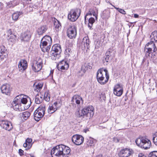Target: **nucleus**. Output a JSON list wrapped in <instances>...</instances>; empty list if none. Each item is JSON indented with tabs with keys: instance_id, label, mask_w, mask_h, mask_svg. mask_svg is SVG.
Returning <instances> with one entry per match:
<instances>
[{
	"instance_id": "1",
	"label": "nucleus",
	"mask_w": 157,
	"mask_h": 157,
	"mask_svg": "<svg viewBox=\"0 0 157 157\" xmlns=\"http://www.w3.org/2000/svg\"><path fill=\"white\" fill-rule=\"evenodd\" d=\"M94 109L93 106H89L76 111L75 113V115L77 117L82 119L90 118L94 114Z\"/></svg>"
},
{
	"instance_id": "2",
	"label": "nucleus",
	"mask_w": 157,
	"mask_h": 157,
	"mask_svg": "<svg viewBox=\"0 0 157 157\" xmlns=\"http://www.w3.org/2000/svg\"><path fill=\"white\" fill-rule=\"evenodd\" d=\"M109 73L106 69L101 68L98 70L97 74V78L98 82L101 85L105 84L109 79Z\"/></svg>"
},
{
	"instance_id": "3",
	"label": "nucleus",
	"mask_w": 157,
	"mask_h": 157,
	"mask_svg": "<svg viewBox=\"0 0 157 157\" xmlns=\"http://www.w3.org/2000/svg\"><path fill=\"white\" fill-rule=\"evenodd\" d=\"M157 51V48L155 45L153 40H151L150 42L148 43L145 45L144 48V52L145 56L148 58H153L154 59V56H152V51L154 52H155Z\"/></svg>"
},
{
	"instance_id": "4",
	"label": "nucleus",
	"mask_w": 157,
	"mask_h": 157,
	"mask_svg": "<svg viewBox=\"0 0 157 157\" xmlns=\"http://www.w3.org/2000/svg\"><path fill=\"white\" fill-rule=\"evenodd\" d=\"M52 42V38L50 36L47 35L44 36L41 40L40 45L42 51L44 52H48L50 49Z\"/></svg>"
},
{
	"instance_id": "5",
	"label": "nucleus",
	"mask_w": 157,
	"mask_h": 157,
	"mask_svg": "<svg viewBox=\"0 0 157 157\" xmlns=\"http://www.w3.org/2000/svg\"><path fill=\"white\" fill-rule=\"evenodd\" d=\"M136 145L144 149L149 148L151 146V141L144 137L139 138L136 140Z\"/></svg>"
},
{
	"instance_id": "6",
	"label": "nucleus",
	"mask_w": 157,
	"mask_h": 157,
	"mask_svg": "<svg viewBox=\"0 0 157 157\" xmlns=\"http://www.w3.org/2000/svg\"><path fill=\"white\" fill-rule=\"evenodd\" d=\"M45 110V105L44 104H41L34 113V119L38 121L44 115Z\"/></svg>"
},
{
	"instance_id": "7",
	"label": "nucleus",
	"mask_w": 157,
	"mask_h": 157,
	"mask_svg": "<svg viewBox=\"0 0 157 157\" xmlns=\"http://www.w3.org/2000/svg\"><path fill=\"white\" fill-rule=\"evenodd\" d=\"M61 46L55 44L53 46L50 53V57L53 60H56L59 58L61 52Z\"/></svg>"
},
{
	"instance_id": "8",
	"label": "nucleus",
	"mask_w": 157,
	"mask_h": 157,
	"mask_svg": "<svg viewBox=\"0 0 157 157\" xmlns=\"http://www.w3.org/2000/svg\"><path fill=\"white\" fill-rule=\"evenodd\" d=\"M80 10L78 9L71 10L68 14V18L71 21H75L79 16Z\"/></svg>"
},
{
	"instance_id": "9",
	"label": "nucleus",
	"mask_w": 157,
	"mask_h": 157,
	"mask_svg": "<svg viewBox=\"0 0 157 157\" xmlns=\"http://www.w3.org/2000/svg\"><path fill=\"white\" fill-rule=\"evenodd\" d=\"M60 145L54 147L51 151L52 157H63Z\"/></svg>"
},
{
	"instance_id": "10",
	"label": "nucleus",
	"mask_w": 157,
	"mask_h": 157,
	"mask_svg": "<svg viewBox=\"0 0 157 157\" xmlns=\"http://www.w3.org/2000/svg\"><path fill=\"white\" fill-rule=\"evenodd\" d=\"M71 103L70 106L72 109H74L76 107V105L75 104V103L79 105L80 103L82 104L83 101L82 97L78 95H75L72 98L71 100Z\"/></svg>"
},
{
	"instance_id": "11",
	"label": "nucleus",
	"mask_w": 157,
	"mask_h": 157,
	"mask_svg": "<svg viewBox=\"0 0 157 157\" xmlns=\"http://www.w3.org/2000/svg\"><path fill=\"white\" fill-rule=\"evenodd\" d=\"M77 35L76 27L74 25H70L67 29V36L70 39L75 38Z\"/></svg>"
},
{
	"instance_id": "12",
	"label": "nucleus",
	"mask_w": 157,
	"mask_h": 157,
	"mask_svg": "<svg viewBox=\"0 0 157 157\" xmlns=\"http://www.w3.org/2000/svg\"><path fill=\"white\" fill-rule=\"evenodd\" d=\"M42 60L39 58L37 60L35 61L32 65V69L35 72H38L40 71L42 69Z\"/></svg>"
},
{
	"instance_id": "13",
	"label": "nucleus",
	"mask_w": 157,
	"mask_h": 157,
	"mask_svg": "<svg viewBox=\"0 0 157 157\" xmlns=\"http://www.w3.org/2000/svg\"><path fill=\"white\" fill-rule=\"evenodd\" d=\"M132 149L129 148L122 149L119 153V157H128L133 153Z\"/></svg>"
},
{
	"instance_id": "14",
	"label": "nucleus",
	"mask_w": 157,
	"mask_h": 157,
	"mask_svg": "<svg viewBox=\"0 0 157 157\" xmlns=\"http://www.w3.org/2000/svg\"><path fill=\"white\" fill-rule=\"evenodd\" d=\"M72 140L75 145H79L83 143L84 138L81 135L76 134L73 136Z\"/></svg>"
},
{
	"instance_id": "15",
	"label": "nucleus",
	"mask_w": 157,
	"mask_h": 157,
	"mask_svg": "<svg viewBox=\"0 0 157 157\" xmlns=\"http://www.w3.org/2000/svg\"><path fill=\"white\" fill-rule=\"evenodd\" d=\"M13 108L15 110L18 111H22L25 110L24 106L22 105L20 101H17L15 98L14 99Z\"/></svg>"
},
{
	"instance_id": "16",
	"label": "nucleus",
	"mask_w": 157,
	"mask_h": 157,
	"mask_svg": "<svg viewBox=\"0 0 157 157\" xmlns=\"http://www.w3.org/2000/svg\"><path fill=\"white\" fill-rule=\"evenodd\" d=\"M61 105V103L59 101H57L54 102L53 105H50L48 110V112L49 113H54Z\"/></svg>"
},
{
	"instance_id": "17",
	"label": "nucleus",
	"mask_w": 157,
	"mask_h": 157,
	"mask_svg": "<svg viewBox=\"0 0 157 157\" xmlns=\"http://www.w3.org/2000/svg\"><path fill=\"white\" fill-rule=\"evenodd\" d=\"M31 36V34L30 32L27 31L22 33L20 37L21 40V41L25 42H29L30 40Z\"/></svg>"
},
{
	"instance_id": "18",
	"label": "nucleus",
	"mask_w": 157,
	"mask_h": 157,
	"mask_svg": "<svg viewBox=\"0 0 157 157\" xmlns=\"http://www.w3.org/2000/svg\"><path fill=\"white\" fill-rule=\"evenodd\" d=\"M18 69L20 71L23 72L27 68L28 64L26 61L24 59H21L18 64Z\"/></svg>"
},
{
	"instance_id": "19",
	"label": "nucleus",
	"mask_w": 157,
	"mask_h": 157,
	"mask_svg": "<svg viewBox=\"0 0 157 157\" xmlns=\"http://www.w3.org/2000/svg\"><path fill=\"white\" fill-rule=\"evenodd\" d=\"M15 98L16 100H17V101H20V103H21L23 104H26L28 100H30V98L29 97L22 94L17 96Z\"/></svg>"
},
{
	"instance_id": "20",
	"label": "nucleus",
	"mask_w": 157,
	"mask_h": 157,
	"mask_svg": "<svg viewBox=\"0 0 157 157\" xmlns=\"http://www.w3.org/2000/svg\"><path fill=\"white\" fill-rule=\"evenodd\" d=\"M57 67L59 71L67 70L69 67V65L66 61L62 60L57 65Z\"/></svg>"
},
{
	"instance_id": "21",
	"label": "nucleus",
	"mask_w": 157,
	"mask_h": 157,
	"mask_svg": "<svg viewBox=\"0 0 157 157\" xmlns=\"http://www.w3.org/2000/svg\"><path fill=\"white\" fill-rule=\"evenodd\" d=\"M123 88L120 84H117L115 86L113 89V93L114 94L118 96H121L123 93Z\"/></svg>"
},
{
	"instance_id": "22",
	"label": "nucleus",
	"mask_w": 157,
	"mask_h": 157,
	"mask_svg": "<svg viewBox=\"0 0 157 157\" xmlns=\"http://www.w3.org/2000/svg\"><path fill=\"white\" fill-rule=\"evenodd\" d=\"M1 89L3 94L8 95L11 91V88L9 84H6L2 86Z\"/></svg>"
},
{
	"instance_id": "23",
	"label": "nucleus",
	"mask_w": 157,
	"mask_h": 157,
	"mask_svg": "<svg viewBox=\"0 0 157 157\" xmlns=\"http://www.w3.org/2000/svg\"><path fill=\"white\" fill-rule=\"evenodd\" d=\"M0 125L2 128L9 131L13 128L11 123L8 121H2Z\"/></svg>"
},
{
	"instance_id": "24",
	"label": "nucleus",
	"mask_w": 157,
	"mask_h": 157,
	"mask_svg": "<svg viewBox=\"0 0 157 157\" xmlns=\"http://www.w3.org/2000/svg\"><path fill=\"white\" fill-rule=\"evenodd\" d=\"M96 142V140L90 137H88L86 139V144L88 147H94Z\"/></svg>"
},
{
	"instance_id": "25",
	"label": "nucleus",
	"mask_w": 157,
	"mask_h": 157,
	"mask_svg": "<svg viewBox=\"0 0 157 157\" xmlns=\"http://www.w3.org/2000/svg\"><path fill=\"white\" fill-rule=\"evenodd\" d=\"M7 49L4 46H0V58L4 59L6 57L7 55Z\"/></svg>"
},
{
	"instance_id": "26",
	"label": "nucleus",
	"mask_w": 157,
	"mask_h": 157,
	"mask_svg": "<svg viewBox=\"0 0 157 157\" xmlns=\"http://www.w3.org/2000/svg\"><path fill=\"white\" fill-rule=\"evenodd\" d=\"M60 145L63 152V157L64 155H68L70 153L71 150L69 147L63 144H60Z\"/></svg>"
},
{
	"instance_id": "27",
	"label": "nucleus",
	"mask_w": 157,
	"mask_h": 157,
	"mask_svg": "<svg viewBox=\"0 0 157 157\" xmlns=\"http://www.w3.org/2000/svg\"><path fill=\"white\" fill-rule=\"evenodd\" d=\"M90 43L89 38L88 36L84 37L82 40L81 45H84V48H88Z\"/></svg>"
},
{
	"instance_id": "28",
	"label": "nucleus",
	"mask_w": 157,
	"mask_h": 157,
	"mask_svg": "<svg viewBox=\"0 0 157 157\" xmlns=\"http://www.w3.org/2000/svg\"><path fill=\"white\" fill-rule=\"evenodd\" d=\"M32 141V139L31 138H28L25 140V142L23 144V147H27L25 150H27L30 149L32 146L31 142Z\"/></svg>"
},
{
	"instance_id": "29",
	"label": "nucleus",
	"mask_w": 157,
	"mask_h": 157,
	"mask_svg": "<svg viewBox=\"0 0 157 157\" xmlns=\"http://www.w3.org/2000/svg\"><path fill=\"white\" fill-rule=\"evenodd\" d=\"M47 29L45 26H42L39 27L37 30V33L39 35H41L44 33Z\"/></svg>"
},
{
	"instance_id": "30",
	"label": "nucleus",
	"mask_w": 157,
	"mask_h": 157,
	"mask_svg": "<svg viewBox=\"0 0 157 157\" xmlns=\"http://www.w3.org/2000/svg\"><path fill=\"white\" fill-rule=\"evenodd\" d=\"M54 26L55 27L56 30V31H58L61 27V23L55 18H54Z\"/></svg>"
},
{
	"instance_id": "31",
	"label": "nucleus",
	"mask_w": 157,
	"mask_h": 157,
	"mask_svg": "<svg viewBox=\"0 0 157 157\" xmlns=\"http://www.w3.org/2000/svg\"><path fill=\"white\" fill-rule=\"evenodd\" d=\"M22 14L21 12H17L14 13L12 15V18L13 20L15 21H17L19 17V16Z\"/></svg>"
},
{
	"instance_id": "32",
	"label": "nucleus",
	"mask_w": 157,
	"mask_h": 157,
	"mask_svg": "<svg viewBox=\"0 0 157 157\" xmlns=\"http://www.w3.org/2000/svg\"><path fill=\"white\" fill-rule=\"evenodd\" d=\"M12 32L10 29L8 31V37H9V38L8 40L9 41H13L14 39L15 38V36L13 34L12 35Z\"/></svg>"
},
{
	"instance_id": "33",
	"label": "nucleus",
	"mask_w": 157,
	"mask_h": 157,
	"mask_svg": "<svg viewBox=\"0 0 157 157\" xmlns=\"http://www.w3.org/2000/svg\"><path fill=\"white\" fill-rule=\"evenodd\" d=\"M151 40H153L155 42H157V31L153 32L150 36Z\"/></svg>"
},
{
	"instance_id": "34",
	"label": "nucleus",
	"mask_w": 157,
	"mask_h": 157,
	"mask_svg": "<svg viewBox=\"0 0 157 157\" xmlns=\"http://www.w3.org/2000/svg\"><path fill=\"white\" fill-rule=\"evenodd\" d=\"M42 97L39 96V95L37 94L35 97V102L36 104H40L43 101Z\"/></svg>"
},
{
	"instance_id": "35",
	"label": "nucleus",
	"mask_w": 157,
	"mask_h": 157,
	"mask_svg": "<svg viewBox=\"0 0 157 157\" xmlns=\"http://www.w3.org/2000/svg\"><path fill=\"white\" fill-rule=\"evenodd\" d=\"M43 86V84L41 83H38L34 86V90L37 92H39Z\"/></svg>"
},
{
	"instance_id": "36",
	"label": "nucleus",
	"mask_w": 157,
	"mask_h": 157,
	"mask_svg": "<svg viewBox=\"0 0 157 157\" xmlns=\"http://www.w3.org/2000/svg\"><path fill=\"white\" fill-rule=\"evenodd\" d=\"M88 21V27L90 29H91L93 23L95 22V20L93 17H90Z\"/></svg>"
},
{
	"instance_id": "37",
	"label": "nucleus",
	"mask_w": 157,
	"mask_h": 157,
	"mask_svg": "<svg viewBox=\"0 0 157 157\" xmlns=\"http://www.w3.org/2000/svg\"><path fill=\"white\" fill-rule=\"evenodd\" d=\"M30 115V113L29 112L26 111L22 113V116L25 120H26Z\"/></svg>"
},
{
	"instance_id": "38",
	"label": "nucleus",
	"mask_w": 157,
	"mask_h": 157,
	"mask_svg": "<svg viewBox=\"0 0 157 157\" xmlns=\"http://www.w3.org/2000/svg\"><path fill=\"white\" fill-rule=\"evenodd\" d=\"M87 69V68H86L85 65L82 66L81 70L79 71V73H81V75H79L81 76H82L85 73Z\"/></svg>"
},
{
	"instance_id": "39",
	"label": "nucleus",
	"mask_w": 157,
	"mask_h": 157,
	"mask_svg": "<svg viewBox=\"0 0 157 157\" xmlns=\"http://www.w3.org/2000/svg\"><path fill=\"white\" fill-rule=\"evenodd\" d=\"M44 98L45 100L47 101H49L50 100V95L48 93L46 92L45 93L44 95Z\"/></svg>"
},
{
	"instance_id": "40",
	"label": "nucleus",
	"mask_w": 157,
	"mask_h": 157,
	"mask_svg": "<svg viewBox=\"0 0 157 157\" xmlns=\"http://www.w3.org/2000/svg\"><path fill=\"white\" fill-rule=\"evenodd\" d=\"M152 140L154 144L157 146V132L153 135Z\"/></svg>"
},
{
	"instance_id": "41",
	"label": "nucleus",
	"mask_w": 157,
	"mask_h": 157,
	"mask_svg": "<svg viewBox=\"0 0 157 157\" xmlns=\"http://www.w3.org/2000/svg\"><path fill=\"white\" fill-rule=\"evenodd\" d=\"M71 52L72 51L71 48H67L65 50V54L66 55V56H69Z\"/></svg>"
},
{
	"instance_id": "42",
	"label": "nucleus",
	"mask_w": 157,
	"mask_h": 157,
	"mask_svg": "<svg viewBox=\"0 0 157 157\" xmlns=\"http://www.w3.org/2000/svg\"><path fill=\"white\" fill-rule=\"evenodd\" d=\"M148 157H157V151L151 152L148 155Z\"/></svg>"
},
{
	"instance_id": "43",
	"label": "nucleus",
	"mask_w": 157,
	"mask_h": 157,
	"mask_svg": "<svg viewBox=\"0 0 157 157\" xmlns=\"http://www.w3.org/2000/svg\"><path fill=\"white\" fill-rule=\"evenodd\" d=\"M115 9L118 10V12H119L120 13L123 14H125L126 12L124 10L121 9L117 7H116L115 6L114 7Z\"/></svg>"
},
{
	"instance_id": "44",
	"label": "nucleus",
	"mask_w": 157,
	"mask_h": 157,
	"mask_svg": "<svg viewBox=\"0 0 157 157\" xmlns=\"http://www.w3.org/2000/svg\"><path fill=\"white\" fill-rule=\"evenodd\" d=\"M100 42L98 41H95L94 44L95 45V48H98L100 46Z\"/></svg>"
},
{
	"instance_id": "45",
	"label": "nucleus",
	"mask_w": 157,
	"mask_h": 157,
	"mask_svg": "<svg viewBox=\"0 0 157 157\" xmlns=\"http://www.w3.org/2000/svg\"><path fill=\"white\" fill-rule=\"evenodd\" d=\"M13 3V6L14 7L18 4L19 3V1L18 0H12L11 1Z\"/></svg>"
},
{
	"instance_id": "46",
	"label": "nucleus",
	"mask_w": 157,
	"mask_h": 157,
	"mask_svg": "<svg viewBox=\"0 0 157 157\" xmlns=\"http://www.w3.org/2000/svg\"><path fill=\"white\" fill-rule=\"evenodd\" d=\"M110 12L109 11H105L104 12L103 14L105 15V18H108L109 17Z\"/></svg>"
},
{
	"instance_id": "47",
	"label": "nucleus",
	"mask_w": 157,
	"mask_h": 157,
	"mask_svg": "<svg viewBox=\"0 0 157 157\" xmlns=\"http://www.w3.org/2000/svg\"><path fill=\"white\" fill-rule=\"evenodd\" d=\"M7 6L8 8L13 7L14 6H13V3L10 1V2L7 3Z\"/></svg>"
},
{
	"instance_id": "48",
	"label": "nucleus",
	"mask_w": 157,
	"mask_h": 157,
	"mask_svg": "<svg viewBox=\"0 0 157 157\" xmlns=\"http://www.w3.org/2000/svg\"><path fill=\"white\" fill-rule=\"evenodd\" d=\"M15 27L16 28H17L19 29L21 27V24L20 22H18L15 25Z\"/></svg>"
},
{
	"instance_id": "49",
	"label": "nucleus",
	"mask_w": 157,
	"mask_h": 157,
	"mask_svg": "<svg viewBox=\"0 0 157 157\" xmlns=\"http://www.w3.org/2000/svg\"><path fill=\"white\" fill-rule=\"evenodd\" d=\"M113 140L115 143H118L120 142V139L117 137H114L113 139Z\"/></svg>"
},
{
	"instance_id": "50",
	"label": "nucleus",
	"mask_w": 157,
	"mask_h": 157,
	"mask_svg": "<svg viewBox=\"0 0 157 157\" xmlns=\"http://www.w3.org/2000/svg\"><path fill=\"white\" fill-rule=\"evenodd\" d=\"M24 151L21 149H19V154L21 156H22L23 155Z\"/></svg>"
},
{
	"instance_id": "51",
	"label": "nucleus",
	"mask_w": 157,
	"mask_h": 157,
	"mask_svg": "<svg viewBox=\"0 0 157 157\" xmlns=\"http://www.w3.org/2000/svg\"><path fill=\"white\" fill-rule=\"evenodd\" d=\"M111 52L110 51H107L105 53V55L111 56Z\"/></svg>"
},
{
	"instance_id": "52",
	"label": "nucleus",
	"mask_w": 157,
	"mask_h": 157,
	"mask_svg": "<svg viewBox=\"0 0 157 157\" xmlns=\"http://www.w3.org/2000/svg\"><path fill=\"white\" fill-rule=\"evenodd\" d=\"M106 57L105 58V60L106 62H108V60L109 59V58L110 56H108L107 55H105Z\"/></svg>"
},
{
	"instance_id": "53",
	"label": "nucleus",
	"mask_w": 157,
	"mask_h": 157,
	"mask_svg": "<svg viewBox=\"0 0 157 157\" xmlns=\"http://www.w3.org/2000/svg\"><path fill=\"white\" fill-rule=\"evenodd\" d=\"M138 157H146V156L142 153H140L138 155Z\"/></svg>"
},
{
	"instance_id": "54",
	"label": "nucleus",
	"mask_w": 157,
	"mask_h": 157,
	"mask_svg": "<svg viewBox=\"0 0 157 157\" xmlns=\"http://www.w3.org/2000/svg\"><path fill=\"white\" fill-rule=\"evenodd\" d=\"M88 15H91V13H87L86 14V15L85 16V23H86V17H87V16Z\"/></svg>"
},
{
	"instance_id": "55",
	"label": "nucleus",
	"mask_w": 157,
	"mask_h": 157,
	"mask_svg": "<svg viewBox=\"0 0 157 157\" xmlns=\"http://www.w3.org/2000/svg\"><path fill=\"white\" fill-rule=\"evenodd\" d=\"M134 17L135 18H137L139 17V15L137 14H134Z\"/></svg>"
},
{
	"instance_id": "56",
	"label": "nucleus",
	"mask_w": 157,
	"mask_h": 157,
	"mask_svg": "<svg viewBox=\"0 0 157 157\" xmlns=\"http://www.w3.org/2000/svg\"><path fill=\"white\" fill-rule=\"evenodd\" d=\"M53 73V71L51 70L50 71V75H51L52 76V74Z\"/></svg>"
},
{
	"instance_id": "57",
	"label": "nucleus",
	"mask_w": 157,
	"mask_h": 157,
	"mask_svg": "<svg viewBox=\"0 0 157 157\" xmlns=\"http://www.w3.org/2000/svg\"><path fill=\"white\" fill-rule=\"evenodd\" d=\"M96 157H102V156L101 155H99L97 156Z\"/></svg>"
},
{
	"instance_id": "58",
	"label": "nucleus",
	"mask_w": 157,
	"mask_h": 157,
	"mask_svg": "<svg viewBox=\"0 0 157 157\" xmlns=\"http://www.w3.org/2000/svg\"><path fill=\"white\" fill-rule=\"evenodd\" d=\"M30 156V157H35L33 155L31 154H30L29 155Z\"/></svg>"
},
{
	"instance_id": "59",
	"label": "nucleus",
	"mask_w": 157,
	"mask_h": 157,
	"mask_svg": "<svg viewBox=\"0 0 157 157\" xmlns=\"http://www.w3.org/2000/svg\"><path fill=\"white\" fill-rule=\"evenodd\" d=\"M93 15H94V16H95V17H96V19H97V15H96V14H95H95H93Z\"/></svg>"
},
{
	"instance_id": "60",
	"label": "nucleus",
	"mask_w": 157,
	"mask_h": 157,
	"mask_svg": "<svg viewBox=\"0 0 157 157\" xmlns=\"http://www.w3.org/2000/svg\"><path fill=\"white\" fill-rule=\"evenodd\" d=\"M105 157H108V156H105Z\"/></svg>"
}]
</instances>
